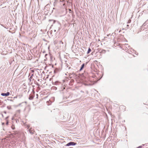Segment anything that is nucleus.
<instances>
[{
  "instance_id": "f257e3e1",
  "label": "nucleus",
  "mask_w": 148,
  "mask_h": 148,
  "mask_svg": "<svg viewBox=\"0 0 148 148\" xmlns=\"http://www.w3.org/2000/svg\"><path fill=\"white\" fill-rule=\"evenodd\" d=\"M76 144V143H74V142H71L68 143H67L66 145V146H69L70 145H75Z\"/></svg>"
},
{
  "instance_id": "f03ea898",
  "label": "nucleus",
  "mask_w": 148,
  "mask_h": 148,
  "mask_svg": "<svg viewBox=\"0 0 148 148\" xmlns=\"http://www.w3.org/2000/svg\"><path fill=\"white\" fill-rule=\"evenodd\" d=\"M10 94V93L9 92H7L6 93H2L1 94V95L2 96H8Z\"/></svg>"
},
{
  "instance_id": "7ed1b4c3",
  "label": "nucleus",
  "mask_w": 148,
  "mask_h": 148,
  "mask_svg": "<svg viewBox=\"0 0 148 148\" xmlns=\"http://www.w3.org/2000/svg\"><path fill=\"white\" fill-rule=\"evenodd\" d=\"M34 97V96L33 95H29V100H32L33 99Z\"/></svg>"
},
{
  "instance_id": "20e7f679",
  "label": "nucleus",
  "mask_w": 148,
  "mask_h": 148,
  "mask_svg": "<svg viewBox=\"0 0 148 148\" xmlns=\"http://www.w3.org/2000/svg\"><path fill=\"white\" fill-rule=\"evenodd\" d=\"M84 66V64H83L81 66L80 69L79 71H81L83 69Z\"/></svg>"
},
{
  "instance_id": "39448f33",
  "label": "nucleus",
  "mask_w": 148,
  "mask_h": 148,
  "mask_svg": "<svg viewBox=\"0 0 148 148\" xmlns=\"http://www.w3.org/2000/svg\"><path fill=\"white\" fill-rule=\"evenodd\" d=\"M59 84H60V83L58 82H56L53 83V84L55 85H58Z\"/></svg>"
},
{
  "instance_id": "423d86ee",
  "label": "nucleus",
  "mask_w": 148,
  "mask_h": 148,
  "mask_svg": "<svg viewBox=\"0 0 148 148\" xmlns=\"http://www.w3.org/2000/svg\"><path fill=\"white\" fill-rule=\"evenodd\" d=\"M91 51V49L90 48H89L88 49V51L87 52V54L89 53H90V52Z\"/></svg>"
},
{
  "instance_id": "0eeeda50",
  "label": "nucleus",
  "mask_w": 148,
  "mask_h": 148,
  "mask_svg": "<svg viewBox=\"0 0 148 148\" xmlns=\"http://www.w3.org/2000/svg\"><path fill=\"white\" fill-rule=\"evenodd\" d=\"M29 132L31 134H33L34 133V132H32V130H31V129L29 130Z\"/></svg>"
},
{
  "instance_id": "6e6552de",
  "label": "nucleus",
  "mask_w": 148,
  "mask_h": 148,
  "mask_svg": "<svg viewBox=\"0 0 148 148\" xmlns=\"http://www.w3.org/2000/svg\"><path fill=\"white\" fill-rule=\"evenodd\" d=\"M53 21V23H54L55 22V21H55L53 20H50H50H49V21Z\"/></svg>"
},
{
  "instance_id": "1a4fd4ad",
  "label": "nucleus",
  "mask_w": 148,
  "mask_h": 148,
  "mask_svg": "<svg viewBox=\"0 0 148 148\" xmlns=\"http://www.w3.org/2000/svg\"><path fill=\"white\" fill-rule=\"evenodd\" d=\"M131 20H129L128 21V22H127V23H130V22H131Z\"/></svg>"
},
{
  "instance_id": "9d476101",
  "label": "nucleus",
  "mask_w": 148,
  "mask_h": 148,
  "mask_svg": "<svg viewBox=\"0 0 148 148\" xmlns=\"http://www.w3.org/2000/svg\"><path fill=\"white\" fill-rule=\"evenodd\" d=\"M145 23H144L143 24V26H145V23Z\"/></svg>"
},
{
  "instance_id": "9b49d317",
  "label": "nucleus",
  "mask_w": 148,
  "mask_h": 148,
  "mask_svg": "<svg viewBox=\"0 0 148 148\" xmlns=\"http://www.w3.org/2000/svg\"><path fill=\"white\" fill-rule=\"evenodd\" d=\"M22 103H23V102H22V103H19L18 105V106H21V105Z\"/></svg>"
},
{
  "instance_id": "f8f14e48",
  "label": "nucleus",
  "mask_w": 148,
  "mask_h": 148,
  "mask_svg": "<svg viewBox=\"0 0 148 148\" xmlns=\"http://www.w3.org/2000/svg\"><path fill=\"white\" fill-rule=\"evenodd\" d=\"M142 147L141 146H139L137 148H142Z\"/></svg>"
},
{
  "instance_id": "ddd939ff",
  "label": "nucleus",
  "mask_w": 148,
  "mask_h": 148,
  "mask_svg": "<svg viewBox=\"0 0 148 148\" xmlns=\"http://www.w3.org/2000/svg\"><path fill=\"white\" fill-rule=\"evenodd\" d=\"M27 128H28L29 127V125H27Z\"/></svg>"
},
{
  "instance_id": "4468645a",
  "label": "nucleus",
  "mask_w": 148,
  "mask_h": 148,
  "mask_svg": "<svg viewBox=\"0 0 148 148\" xmlns=\"http://www.w3.org/2000/svg\"><path fill=\"white\" fill-rule=\"evenodd\" d=\"M32 77H30V78H29V79H30V81H31V79H32Z\"/></svg>"
},
{
  "instance_id": "2eb2a0df",
  "label": "nucleus",
  "mask_w": 148,
  "mask_h": 148,
  "mask_svg": "<svg viewBox=\"0 0 148 148\" xmlns=\"http://www.w3.org/2000/svg\"><path fill=\"white\" fill-rule=\"evenodd\" d=\"M31 71L32 73H33L34 72V70H32Z\"/></svg>"
},
{
  "instance_id": "dca6fc26",
  "label": "nucleus",
  "mask_w": 148,
  "mask_h": 148,
  "mask_svg": "<svg viewBox=\"0 0 148 148\" xmlns=\"http://www.w3.org/2000/svg\"><path fill=\"white\" fill-rule=\"evenodd\" d=\"M33 75V74H32L30 77H32Z\"/></svg>"
},
{
  "instance_id": "f3484780",
  "label": "nucleus",
  "mask_w": 148,
  "mask_h": 148,
  "mask_svg": "<svg viewBox=\"0 0 148 148\" xmlns=\"http://www.w3.org/2000/svg\"><path fill=\"white\" fill-rule=\"evenodd\" d=\"M8 118V116H7V117L6 118H5V119H6V120H7V119Z\"/></svg>"
},
{
  "instance_id": "a211bd4d",
  "label": "nucleus",
  "mask_w": 148,
  "mask_h": 148,
  "mask_svg": "<svg viewBox=\"0 0 148 148\" xmlns=\"http://www.w3.org/2000/svg\"><path fill=\"white\" fill-rule=\"evenodd\" d=\"M8 121H7V123H6V124H8Z\"/></svg>"
},
{
  "instance_id": "6ab92c4d",
  "label": "nucleus",
  "mask_w": 148,
  "mask_h": 148,
  "mask_svg": "<svg viewBox=\"0 0 148 148\" xmlns=\"http://www.w3.org/2000/svg\"><path fill=\"white\" fill-rule=\"evenodd\" d=\"M110 35V34H108V35H107V36H109Z\"/></svg>"
},
{
  "instance_id": "aec40b11",
  "label": "nucleus",
  "mask_w": 148,
  "mask_h": 148,
  "mask_svg": "<svg viewBox=\"0 0 148 148\" xmlns=\"http://www.w3.org/2000/svg\"><path fill=\"white\" fill-rule=\"evenodd\" d=\"M47 54H46L45 55V57H46V56H47Z\"/></svg>"
},
{
  "instance_id": "412c9836",
  "label": "nucleus",
  "mask_w": 148,
  "mask_h": 148,
  "mask_svg": "<svg viewBox=\"0 0 148 148\" xmlns=\"http://www.w3.org/2000/svg\"><path fill=\"white\" fill-rule=\"evenodd\" d=\"M118 29H117L116 30H115V32H116V31L117 32V31H118Z\"/></svg>"
},
{
  "instance_id": "4be33fe9",
  "label": "nucleus",
  "mask_w": 148,
  "mask_h": 148,
  "mask_svg": "<svg viewBox=\"0 0 148 148\" xmlns=\"http://www.w3.org/2000/svg\"><path fill=\"white\" fill-rule=\"evenodd\" d=\"M121 31V30H120L119 31V33Z\"/></svg>"
},
{
  "instance_id": "5701e85b",
  "label": "nucleus",
  "mask_w": 148,
  "mask_h": 148,
  "mask_svg": "<svg viewBox=\"0 0 148 148\" xmlns=\"http://www.w3.org/2000/svg\"><path fill=\"white\" fill-rule=\"evenodd\" d=\"M127 27H128V26H129V25H127Z\"/></svg>"
},
{
  "instance_id": "b1692460",
  "label": "nucleus",
  "mask_w": 148,
  "mask_h": 148,
  "mask_svg": "<svg viewBox=\"0 0 148 148\" xmlns=\"http://www.w3.org/2000/svg\"><path fill=\"white\" fill-rule=\"evenodd\" d=\"M58 25H59V24H58Z\"/></svg>"
}]
</instances>
